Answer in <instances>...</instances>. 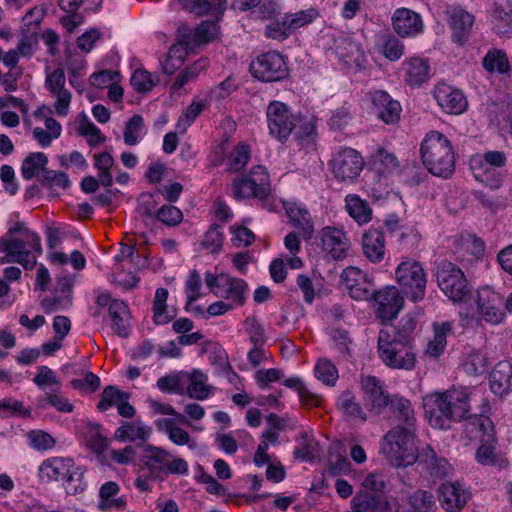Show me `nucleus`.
<instances>
[{
  "mask_svg": "<svg viewBox=\"0 0 512 512\" xmlns=\"http://www.w3.org/2000/svg\"><path fill=\"white\" fill-rule=\"evenodd\" d=\"M320 240L323 251L334 260L347 256L351 243L343 229L326 226L320 231Z\"/></svg>",
  "mask_w": 512,
  "mask_h": 512,
  "instance_id": "nucleus-25",
  "label": "nucleus"
},
{
  "mask_svg": "<svg viewBox=\"0 0 512 512\" xmlns=\"http://www.w3.org/2000/svg\"><path fill=\"white\" fill-rule=\"evenodd\" d=\"M155 216L158 221L169 227H174L183 220L182 211L176 206L168 204L161 206Z\"/></svg>",
  "mask_w": 512,
  "mask_h": 512,
  "instance_id": "nucleus-64",
  "label": "nucleus"
},
{
  "mask_svg": "<svg viewBox=\"0 0 512 512\" xmlns=\"http://www.w3.org/2000/svg\"><path fill=\"white\" fill-rule=\"evenodd\" d=\"M27 444L38 452L53 450L57 444L56 439L48 432L40 429L31 430L26 434Z\"/></svg>",
  "mask_w": 512,
  "mask_h": 512,
  "instance_id": "nucleus-51",
  "label": "nucleus"
},
{
  "mask_svg": "<svg viewBox=\"0 0 512 512\" xmlns=\"http://www.w3.org/2000/svg\"><path fill=\"white\" fill-rule=\"evenodd\" d=\"M366 99L384 123L392 125L399 121L401 105L398 101L393 100L387 92L383 90L370 91L366 94Z\"/></svg>",
  "mask_w": 512,
  "mask_h": 512,
  "instance_id": "nucleus-22",
  "label": "nucleus"
},
{
  "mask_svg": "<svg viewBox=\"0 0 512 512\" xmlns=\"http://www.w3.org/2000/svg\"><path fill=\"white\" fill-rule=\"evenodd\" d=\"M314 373L319 381L328 386L335 385L339 377L336 366L326 358L317 362Z\"/></svg>",
  "mask_w": 512,
  "mask_h": 512,
  "instance_id": "nucleus-61",
  "label": "nucleus"
},
{
  "mask_svg": "<svg viewBox=\"0 0 512 512\" xmlns=\"http://www.w3.org/2000/svg\"><path fill=\"white\" fill-rule=\"evenodd\" d=\"M364 158L351 147L340 148L332 154L329 167L334 178L343 184L356 182L364 169Z\"/></svg>",
  "mask_w": 512,
  "mask_h": 512,
  "instance_id": "nucleus-13",
  "label": "nucleus"
},
{
  "mask_svg": "<svg viewBox=\"0 0 512 512\" xmlns=\"http://www.w3.org/2000/svg\"><path fill=\"white\" fill-rule=\"evenodd\" d=\"M183 10L196 15L220 14L226 8V0H177Z\"/></svg>",
  "mask_w": 512,
  "mask_h": 512,
  "instance_id": "nucleus-40",
  "label": "nucleus"
},
{
  "mask_svg": "<svg viewBox=\"0 0 512 512\" xmlns=\"http://www.w3.org/2000/svg\"><path fill=\"white\" fill-rule=\"evenodd\" d=\"M233 192L237 199L266 198L270 193L267 169L262 165L252 167L248 175L234 180Z\"/></svg>",
  "mask_w": 512,
  "mask_h": 512,
  "instance_id": "nucleus-14",
  "label": "nucleus"
},
{
  "mask_svg": "<svg viewBox=\"0 0 512 512\" xmlns=\"http://www.w3.org/2000/svg\"><path fill=\"white\" fill-rule=\"evenodd\" d=\"M493 29L501 36H510L512 34V9L496 7L493 12Z\"/></svg>",
  "mask_w": 512,
  "mask_h": 512,
  "instance_id": "nucleus-58",
  "label": "nucleus"
},
{
  "mask_svg": "<svg viewBox=\"0 0 512 512\" xmlns=\"http://www.w3.org/2000/svg\"><path fill=\"white\" fill-rule=\"evenodd\" d=\"M187 376L189 379L187 386L188 396L196 400L207 399L211 393V387L207 384V375L198 369H194Z\"/></svg>",
  "mask_w": 512,
  "mask_h": 512,
  "instance_id": "nucleus-45",
  "label": "nucleus"
},
{
  "mask_svg": "<svg viewBox=\"0 0 512 512\" xmlns=\"http://www.w3.org/2000/svg\"><path fill=\"white\" fill-rule=\"evenodd\" d=\"M335 53L347 65H360L364 61V51L360 44L349 38H342L336 42Z\"/></svg>",
  "mask_w": 512,
  "mask_h": 512,
  "instance_id": "nucleus-38",
  "label": "nucleus"
},
{
  "mask_svg": "<svg viewBox=\"0 0 512 512\" xmlns=\"http://www.w3.org/2000/svg\"><path fill=\"white\" fill-rule=\"evenodd\" d=\"M452 331L451 322L434 324V336L428 342L425 354L431 358H437L443 354L447 345V335Z\"/></svg>",
  "mask_w": 512,
  "mask_h": 512,
  "instance_id": "nucleus-41",
  "label": "nucleus"
},
{
  "mask_svg": "<svg viewBox=\"0 0 512 512\" xmlns=\"http://www.w3.org/2000/svg\"><path fill=\"white\" fill-rule=\"evenodd\" d=\"M114 165V159L108 152H102L94 155V167L98 171L99 182L103 186H111L113 175L111 169Z\"/></svg>",
  "mask_w": 512,
  "mask_h": 512,
  "instance_id": "nucleus-52",
  "label": "nucleus"
},
{
  "mask_svg": "<svg viewBox=\"0 0 512 512\" xmlns=\"http://www.w3.org/2000/svg\"><path fill=\"white\" fill-rule=\"evenodd\" d=\"M512 387V367L507 362H499L490 374V388L497 396L506 395Z\"/></svg>",
  "mask_w": 512,
  "mask_h": 512,
  "instance_id": "nucleus-36",
  "label": "nucleus"
},
{
  "mask_svg": "<svg viewBox=\"0 0 512 512\" xmlns=\"http://www.w3.org/2000/svg\"><path fill=\"white\" fill-rule=\"evenodd\" d=\"M371 158L372 165L379 174H391L399 168V161L395 154L385 148H377Z\"/></svg>",
  "mask_w": 512,
  "mask_h": 512,
  "instance_id": "nucleus-48",
  "label": "nucleus"
},
{
  "mask_svg": "<svg viewBox=\"0 0 512 512\" xmlns=\"http://www.w3.org/2000/svg\"><path fill=\"white\" fill-rule=\"evenodd\" d=\"M466 305L460 306V324L464 328H477L482 322L498 325L505 319L503 297L490 287H482L476 297Z\"/></svg>",
  "mask_w": 512,
  "mask_h": 512,
  "instance_id": "nucleus-4",
  "label": "nucleus"
},
{
  "mask_svg": "<svg viewBox=\"0 0 512 512\" xmlns=\"http://www.w3.org/2000/svg\"><path fill=\"white\" fill-rule=\"evenodd\" d=\"M207 105V99H193L192 103L179 116L175 125L176 131L180 134H184Z\"/></svg>",
  "mask_w": 512,
  "mask_h": 512,
  "instance_id": "nucleus-47",
  "label": "nucleus"
},
{
  "mask_svg": "<svg viewBox=\"0 0 512 512\" xmlns=\"http://www.w3.org/2000/svg\"><path fill=\"white\" fill-rule=\"evenodd\" d=\"M395 279L412 302L424 299L427 275L420 262L409 258L403 259L395 269Z\"/></svg>",
  "mask_w": 512,
  "mask_h": 512,
  "instance_id": "nucleus-11",
  "label": "nucleus"
},
{
  "mask_svg": "<svg viewBox=\"0 0 512 512\" xmlns=\"http://www.w3.org/2000/svg\"><path fill=\"white\" fill-rule=\"evenodd\" d=\"M66 76L62 69L58 68L46 73L45 88L55 99L52 110L59 117H66L70 113L72 93L65 87Z\"/></svg>",
  "mask_w": 512,
  "mask_h": 512,
  "instance_id": "nucleus-17",
  "label": "nucleus"
},
{
  "mask_svg": "<svg viewBox=\"0 0 512 512\" xmlns=\"http://www.w3.org/2000/svg\"><path fill=\"white\" fill-rule=\"evenodd\" d=\"M465 430L472 439L479 438L480 446L476 451V460L481 465L507 466V460L497 450V440L493 422L488 417H473L466 421Z\"/></svg>",
  "mask_w": 512,
  "mask_h": 512,
  "instance_id": "nucleus-8",
  "label": "nucleus"
},
{
  "mask_svg": "<svg viewBox=\"0 0 512 512\" xmlns=\"http://www.w3.org/2000/svg\"><path fill=\"white\" fill-rule=\"evenodd\" d=\"M421 158L427 170L438 177H449L455 169L451 141L438 131H429L421 143Z\"/></svg>",
  "mask_w": 512,
  "mask_h": 512,
  "instance_id": "nucleus-5",
  "label": "nucleus"
},
{
  "mask_svg": "<svg viewBox=\"0 0 512 512\" xmlns=\"http://www.w3.org/2000/svg\"><path fill=\"white\" fill-rule=\"evenodd\" d=\"M0 253L4 254L1 263H18L32 269L42 253L41 238L23 222H15L0 238Z\"/></svg>",
  "mask_w": 512,
  "mask_h": 512,
  "instance_id": "nucleus-3",
  "label": "nucleus"
},
{
  "mask_svg": "<svg viewBox=\"0 0 512 512\" xmlns=\"http://www.w3.org/2000/svg\"><path fill=\"white\" fill-rule=\"evenodd\" d=\"M152 434V427L138 418L122 422L114 431L113 438L120 443H136L142 449L143 445L148 444Z\"/></svg>",
  "mask_w": 512,
  "mask_h": 512,
  "instance_id": "nucleus-23",
  "label": "nucleus"
},
{
  "mask_svg": "<svg viewBox=\"0 0 512 512\" xmlns=\"http://www.w3.org/2000/svg\"><path fill=\"white\" fill-rule=\"evenodd\" d=\"M393 31L400 38H416L425 30L421 15L408 8H397L391 17Z\"/></svg>",
  "mask_w": 512,
  "mask_h": 512,
  "instance_id": "nucleus-20",
  "label": "nucleus"
},
{
  "mask_svg": "<svg viewBox=\"0 0 512 512\" xmlns=\"http://www.w3.org/2000/svg\"><path fill=\"white\" fill-rule=\"evenodd\" d=\"M481 398L476 389L451 388L423 397L425 417L433 428L448 429L466 417L471 403Z\"/></svg>",
  "mask_w": 512,
  "mask_h": 512,
  "instance_id": "nucleus-1",
  "label": "nucleus"
},
{
  "mask_svg": "<svg viewBox=\"0 0 512 512\" xmlns=\"http://www.w3.org/2000/svg\"><path fill=\"white\" fill-rule=\"evenodd\" d=\"M341 281L351 298L366 300L374 286L371 275L355 266L346 267L341 273Z\"/></svg>",
  "mask_w": 512,
  "mask_h": 512,
  "instance_id": "nucleus-19",
  "label": "nucleus"
},
{
  "mask_svg": "<svg viewBox=\"0 0 512 512\" xmlns=\"http://www.w3.org/2000/svg\"><path fill=\"white\" fill-rule=\"evenodd\" d=\"M207 64L208 60L201 58L190 67L180 72L172 83L171 89L175 92L181 90L189 82L195 80L199 73L206 68Z\"/></svg>",
  "mask_w": 512,
  "mask_h": 512,
  "instance_id": "nucleus-55",
  "label": "nucleus"
},
{
  "mask_svg": "<svg viewBox=\"0 0 512 512\" xmlns=\"http://www.w3.org/2000/svg\"><path fill=\"white\" fill-rule=\"evenodd\" d=\"M146 134L144 119L141 115H133L126 123L123 133L124 142L128 146L137 145Z\"/></svg>",
  "mask_w": 512,
  "mask_h": 512,
  "instance_id": "nucleus-50",
  "label": "nucleus"
},
{
  "mask_svg": "<svg viewBox=\"0 0 512 512\" xmlns=\"http://www.w3.org/2000/svg\"><path fill=\"white\" fill-rule=\"evenodd\" d=\"M471 493L462 483L445 482L439 489V501L447 512H459L467 504Z\"/></svg>",
  "mask_w": 512,
  "mask_h": 512,
  "instance_id": "nucleus-26",
  "label": "nucleus"
},
{
  "mask_svg": "<svg viewBox=\"0 0 512 512\" xmlns=\"http://www.w3.org/2000/svg\"><path fill=\"white\" fill-rule=\"evenodd\" d=\"M345 207L348 214L359 224L368 223L372 218V210L369 204L356 194L345 197Z\"/></svg>",
  "mask_w": 512,
  "mask_h": 512,
  "instance_id": "nucleus-42",
  "label": "nucleus"
},
{
  "mask_svg": "<svg viewBox=\"0 0 512 512\" xmlns=\"http://www.w3.org/2000/svg\"><path fill=\"white\" fill-rule=\"evenodd\" d=\"M433 94L438 106L447 114H462L468 106L463 92L447 83H438Z\"/></svg>",
  "mask_w": 512,
  "mask_h": 512,
  "instance_id": "nucleus-21",
  "label": "nucleus"
},
{
  "mask_svg": "<svg viewBox=\"0 0 512 512\" xmlns=\"http://www.w3.org/2000/svg\"><path fill=\"white\" fill-rule=\"evenodd\" d=\"M405 52L404 43L394 35L384 37L381 44V53L390 61L399 60Z\"/></svg>",
  "mask_w": 512,
  "mask_h": 512,
  "instance_id": "nucleus-62",
  "label": "nucleus"
},
{
  "mask_svg": "<svg viewBox=\"0 0 512 512\" xmlns=\"http://www.w3.org/2000/svg\"><path fill=\"white\" fill-rule=\"evenodd\" d=\"M48 163L47 156L42 152L31 153L22 163L21 174L26 180L38 175Z\"/></svg>",
  "mask_w": 512,
  "mask_h": 512,
  "instance_id": "nucleus-53",
  "label": "nucleus"
},
{
  "mask_svg": "<svg viewBox=\"0 0 512 512\" xmlns=\"http://www.w3.org/2000/svg\"><path fill=\"white\" fill-rule=\"evenodd\" d=\"M223 294L219 298H223L228 302L240 306L245 302L247 293V284L244 280L228 275L227 284L223 289Z\"/></svg>",
  "mask_w": 512,
  "mask_h": 512,
  "instance_id": "nucleus-49",
  "label": "nucleus"
},
{
  "mask_svg": "<svg viewBox=\"0 0 512 512\" xmlns=\"http://www.w3.org/2000/svg\"><path fill=\"white\" fill-rule=\"evenodd\" d=\"M437 509L432 493L417 490L411 493L405 505L406 512H435Z\"/></svg>",
  "mask_w": 512,
  "mask_h": 512,
  "instance_id": "nucleus-44",
  "label": "nucleus"
},
{
  "mask_svg": "<svg viewBox=\"0 0 512 512\" xmlns=\"http://www.w3.org/2000/svg\"><path fill=\"white\" fill-rule=\"evenodd\" d=\"M219 29L215 22L203 21L193 31L182 37L181 40H188L191 50L196 46L212 41L218 35Z\"/></svg>",
  "mask_w": 512,
  "mask_h": 512,
  "instance_id": "nucleus-43",
  "label": "nucleus"
},
{
  "mask_svg": "<svg viewBox=\"0 0 512 512\" xmlns=\"http://www.w3.org/2000/svg\"><path fill=\"white\" fill-rule=\"evenodd\" d=\"M142 462L154 477L184 476L189 472V465L185 459L153 444L142 446Z\"/></svg>",
  "mask_w": 512,
  "mask_h": 512,
  "instance_id": "nucleus-10",
  "label": "nucleus"
},
{
  "mask_svg": "<svg viewBox=\"0 0 512 512\" xmlns=\"http://www.w3.org/2000/svg\"><path fill=\"white\" fill-rule=\"evenodd\" d=\"M378 354L381 361L389 368L412 370L416 355L407 337L400 332L383 329L378 336Z\"/></svg>",
  "mask_w": 512,
  "mask_h": 512,
  "instance_id": "nucleus-6",
  "label": "nucleus"
},
{
  "mask_svg": "<svg viewBox=\"0 0 512 512\" xmlns=\"http://www.w3.org/2000/svg\"><path fill=\"white\" fill-rule=\"evenodd\" d=\"M385 246V236L377 229H369L362 236V252L371 263H379L384 259Z\"/></svg>",
  "mask_w": 512,
  "mask_h": 512,
  "instance_id": "nucleus-30",
  "label": "nucleus"
},
{
  "mask_svg": "<svg viewBox=\"0 0 512 512\" xmlns=\"http://www.w3.org/2000/svg\"><path fill=\"white\" fill-rule=\"evenodd\" d=\"M416 430L396 424L384 436L381 452L396 466L417 462Z\"/></svg>",
  "mask_w": 512,
  "mask_h": 512,
  "instance_id": "nucleus-9",
  "label": "nucleus"
},
{
  "mask_svg": "<svg viewBox=\"0 0 512 512\" xmlns=\"http://www.w3.org/2000/svg\"><path fill=\"white\" fill-rule=\"evenodd\" d=\"M53 112L52 108L47 105H41L33 112L34 118L44 125V128L35 127L32 131L33 139L42 148L49 147L62 133V126L53 118Z\"/></svg>",
  "mask_w": 512,
  "mask_h": 512,
  "instance_id": "nucleus-18",
  "label": "nucleus"
},
{
  "mask_svg": "<svg viewBox=\"0 0 512 512\" xmlns=\"http://www.w3.org/2000/svg\"><path fill=\"white\" fill-rule=\"evenodd\" d=\"M338 408L345 414L353 418H359L361 421L366 420V416L356 402L355 396L351 391L343 392L337 401Z\"/></svg>",
  "mask_w": 512,
  "mask_h": 512,
  "instance_id": "nucleus-59",
  "label": "nucleus"
},
{
  "mask_svg": "<svg viewBox=\"0 0 512 512\" xmlns=\"http://www.w3.org/2000/svg\"><path fill=\"white\" fill-rule=\"evenodd\" d=\"M224 236L221 228L217 225H213L206 232L202 241V247L210 254H216L221 251L223 245Z\"/></svg>",
  "mask_w": 512,
  "mask_h": 512,
  "instance_id": "nucleus-63",
  "label": "nucleus"
},
{
  "mask_svg": "<svg viewBox=\"0 0 512 512\" xmlns=\"http://www.w3.org/2000/svg\"><path fill=\"white\" fill-rule=\"evenodd\" d=\"M284 208L290 224L299 229L304 238H310L314 231V225L305 205L286 202Z\"/></svg>",
  "mask_w": 512,
  "mask_h": 512,
  "instance_id": "nucleus-31",
  "label": "nucleus"
},
{
  "mask_svg": "<svg viewBox=\"0 0 512 512\" xmlns=\"http://www.w3.org/2000/svg\"><path fill=\"white\" fill-rule=\"evenodd\" d=\"M388 404L390 405L392 418L396 424L417 429L414 409L408 399L394 395L390 398Z\"/></svg>",
  "mask_w": 512,
  "mask_h": 512,
  "instance_id": "nucleus-33",
  "label": "nucleus"
},
{
  "mask_svg": "<svg viewBox=\"0 0 512 512\" xmlns=\"http://www.w3.org/2000/svg\"><path fill=\"white\" fill-rule=\"evenodd\" d=\"M109 315L112 320V329L120 337H125L130 328V311L122 300H114L110 304Z\"/></svg>",
  "mask_w": 512,
  "mask_h": 512,
  "instance_id": "nucleus-39",
  "label": "nucleus"
},
{
  "mask_svg": "<svg viewBox=\"0 0 512 512\" xmlns=\"http://www.w3.org/2000/svg\"><path fill=\"white\" fill-rule=\"evenodd\" d=\"M377 315L383 321H391L397 317L404 305V298L395 286H387L374 294Z\"/></svg>",
  "mask_w": 512,
  "mask_h": 512,
  "instance_id": "nucleus-24",
  "label": "nucleus"
},
{
  "mask_svg": "<svg viewBox=\"0 0 512 512\" xmlns=\"http://www.w3.org/2000/svg\"><path fill=\"white\" fill-rule=\"evenodd\" d=\"M266 123L269 135L280 143H285L294 134L300 146L309 142L315 132V123L294 113L284 102L271 101L266 108Z\"/></svg>",
  "mask_w": 512,
  "mask_h": 512,
  "instance_id": "nucleus-2",
  "label": "nucleus"
},
{
  "mask_svg": "<svg viewBox=\"0 0 512 512\" xmlns=\"http://www.w3.org/2000/svg\"><path fill=\"white\" fill-rule=\"evenodd\" d=\"M402 66L405 71V80L412 87L420 86L430 77V66L420 57L407 58Z\"/></svg>",
  "mask_w": 512,
  "mask_h": 512,
  "instance_id": "nucleus-34",
  "label": "nucleus"
},
{
  "mask_svg": "<svg viewBox=\"0 0 512 512\" xmlns=\"http://www.w3.org/2000/svg\"><path fill=\"white\" fill-rule=\"evenodd\" d=\"M191 45L188 40H179L172 45L165 56L160 62L162 72L166 75H173L179 70L186 61Z\"/></svg>",
  "mask_w": 512,
  "mask_h": 512,
  "instance_id": "nucleus-32",
  "label": "nucleus"
},
{
  "mask_svg": "<svg viewBox=\"0 0 512 512\" xmlns=\"http://www.w3.org/2000/svg\"><path fill=\"white\" fill-rule=\"evenodd\" d=\"M283 384L291 389H295L299 395L301 402L307 406H318L321 402L320 397L314 395L307 388L303 380L297 376L287 378Z\"/></svg>",
  "mask_w": 512,
  "mask_h": 512,
  "instance_id": "nucleus-56",
  "label": "nucleus"
},
{
  "mask_svg": "<svg viewBox=\"0 0 512 512\" xmlns=\"http://www.w3.org/2000/svg\"><path fill=\"white\" fill-rule=\"evenodd\" d=\"M447 14L453 41L459 45L465 44L474 25V16L460 7H452Z\"/></svg>",
  "mask_w": 512,
  "mask_h": 512,
  "instance_id": "nucleus-27",
  "label": "nucleus"
},
{
  "mask_svg": "<svg viewBox=\"0 0 512 512\" xmlns=\"http://www.w3.org/2000/svg\"><path fill=\"white\" fill-rule=\"evenodd\" d=\"M159 82V78L149 71L138 68L130 79L131 86L138 93L150 92Z\"/></svg>",
  "mask_w": 512,
  "mask_h": 512,
  "instance_id": "nucleus-54",
  "label": "nucleus"
},
{
  "mask_svg": "<svg viewBox=\"0 0 512 512\" xmlns=\"http://www.w3.org/2000/svg\"><path fill=\"white\" fill-rule=\"evenodd\" d=\"M168 290L158 288L153 300V321L156 325H164L171 322L177 316V309L167 304Z\"/></svg>",
  "mask_w": 512,
  "mask_h": 512,
  "instance_id": "nucleus-35",
  "label": "nucleus"
},
{
  "mask_svg": "<svg viewBox=\"0 0 512 512\" xmlns=\"http://www.w3.org/2000/svg\"><path fill=\"white\" fill-rule=\"evenodd\" d=\"M489 365V358L483 349L470 345L464 346L460 367L467 375H482L488 370Z\"/></svg>",
  "mask_w": 512,
  "mask_h": 512,
  "instance_id": "nucleus-29",
  "label": "nucleus"
},
{
  "mask_svg": "<svg viewBox=\"0 0 512 512\" xmlns=\"http://www.w3.org/2000/svg\"><path fill=\"white\" fill-rule=\"evenodd\" d=\"M470 168L472 170V173L475 177V179L487 186H489L492 189H496L501 185V177L500 174L497 172V169L492 167H489L488 164L485 166H481V169L477 170L473 163V156L469 160Z\"/></svg>",
  "mask_w": 512,
  "mask_h": 512,
  "instance_id": "nucleus-57",
  "label": "nucleus"
},
{
  "mask_svg": "<svg viewBox=\"0 0 512 512\" xmlns=\"http://www.w3.org/2000/svg\"><path fill=\"white\" fill-rule=\"evenodd\" d=\"M39 477L44 482L63 481L69 494L85 490V469L77 465L72 458L54 456L45 459L38 469Z\"/></svg>",
  "mask_w": 512,
  "mask_h": 512,
  "instance_id": "nucleus-7",
  "label": "nucleus"
},
{
  "mask_svg": "<svg viewBox=\"0 0 512 512\" xmlns=\"http://www.w3.org/2000/svg\"><path fill=\"white\" fill-rule=\"evenodd\" d=\"M360 385L365 394L366 405L371 411L381 413L390 400L381 382L375 376L361 375Z\"/></svg>",
  "mask_w": 512,
  "mask_h": 512,
  "instance_id": "nucleus-28",
  "label": "nucleus"
},
{
  "mask_svg": "<svg viewBox=\"0 0 512 512\" xmlns=\"http://www.w3.org/2000/svg\"><path fill=\"white\" fill-rule=\"evenodd\" d=\"M437 282L441 291L461 306L471 299V289L463 271L451 262H443L437 269Z\"/></svg>",
  "mask_w": 512,
  "mask_h": 512,
  "instance_id": "nucleus-12",
  "label": "nucleus"
},
{
  "mask_svg": "<svg viewBox=\"0 0 512 512\" xmlns=\"http://www.w3.org/2000/svg\"><path fill=\"white\" fill-rule=\"evenodd\" d=\"M482 65L490 73L506 74L511 69L506 52L497 48H491L486 53Z\"/></svg>",
  "mask_w": 512,
  "mask_h": 512,
  "instance_id": "nucleus-46",
  "label": "nucleus"
},
{
  "mask_svg": "<svg viewBox=\"0 0 512 512\" xmlns=\"http://www.w3.org/2000/svg\"><path fill=\"white\" fill-rule=\"evenodd\" d=\"M320 16L316 8H308L295 13L285 14L281 20H277L266 27L267 37L284 40L290 34L312 22Z\"/></svg>",
  "mask_w": 512,
  "mask_h": 512,
  "instance_id": "nucleus-15",
  "label": "nucleus"
},
{
  "mask_svg": "<svg viewBox=\"0 0 512 512\" xmlns=\"http://www.w3.org/2000/svg\"><path fill=\"white\" fill-rule=\"evenodd\" d=\"M78 132L91 147H97L106 141V137L101 130L86 117L79 122Z\"/></svg>",
  "mask_w": 512,
  "mask_h": 512,
  "instance_id": "nucleus-60",
  "label": "nucleus"
},
{
  "mask_svg": "<svg viewBox=\"0 0 512 512\" xmlns=\"http://www.w3.org/2000/svg\"><path fill=\"white\" fill-rule=\"evenodd\" d=\"M120 487L116 482L108 481L99 490L98 508L102 511L122 510L126 502L119 497Z\"/></svg>",
  "mask_w": 512,
  "mask_h": 512,
  "instance_id": "nucleus-37",
  "label": "nucleus"
},
{
  "mask_svg": "<svg viewBox=\"0 0 512 512\" xmlns=\"http://www.w3.org/2000/svg\"><path fill=\"white\" fill-rule=\"evenodd\" d=\"M250 72L258 80L274 82L287 77L288 66L280 53L272 51L261 54L253 60L250 63Z\"/></svg>",
  "mask_w": 512,
  "mask_h": 512,
  "instance_id": "nucleus-16",
  "label": "nucleus"
}]
</instances>
